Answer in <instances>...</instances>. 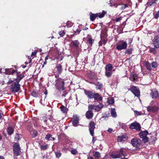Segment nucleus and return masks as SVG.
I'll return each instance as SVG.
<instances>
[{"label": "nucleus", "instance_id": "f257e3e1", "mask_svg": "<svg viewBox=\"0 0 159 159\" xmlns=\"http://www.w3.org/2000/svg\"><path fill=\"white\" fill-rule=\"evenodd\" d=\"M16 77L14 78L13 75H8L5 79V82L8 84L12 83L14 81H16V82H19L24 77L23 75L21 73H15Z\"/></svg>", "mask_w": 159, "mask_h": 159}, {"label": "nucleus", "instance_id": "f03ea898", "mask_svg": "<svg viewBox=\"0 0 159 159\" xmlns=\"http://www.w3.org/2000/svg\"><path fill=\"white\" fill-rule=\"evenodd\" d=\"M64 82L61 79H57L56 81V86L57 89L61 91H63L62 96L65 97L67 94V92H65L64 91L65 88L64 86Z\"/></svg>", "mask_w": 159, "mask_h": 159}, {"label": "nucleus", "instance_id": "7ed1b4c3", "mask_svg": "<svg viewBox=\"0 0 159 159\" xmlns=\"http://www.w3.org/2000/svg\"><path fill=\"white\" fill-rule=\"evenodd\" d=\"M106 13V12L103 11H102V13L100 14L97 13L94 14L91 12L89 13L90 20L93 21L96 18L98 17H99L100 18H102L104 16Z\"/></svg>", "mask_w": 159, "mask_h": 159}, {"label": "nucleus", "instance_id": "20e7f679", "mask_svg": "<svg viewBox=\"0 0 159 159\" xmlns=\"http://www.w3.org/2000/svg\"><path fill=\"white\" fill-rule=\"evenodd\" d=\"M148 134V132L147 130L142 131L139 133V137L142 139L143 142L145 143L148 141L149 139L147 136Z\"/></svg>", "mask_w": 159, "mask_h": 159}, {"label": "nucleus", "instance_id": "39448f33", "mask_svg": "<svg viewBox=\"0 0 159 159\" xmlns=\"http://www.w3.org/2000/svg\"><path fill=\"white\" fill-rule=\"evenodd\" d=\"M5 73L7 74H11L13 75V76H15V73H20L16 71V70H14L13 68L10 69H4V68H1L0 70V73Z\"/></svg>", "mask_w": 159, "mask_h": 159}, {"label": "nucleus", "instance_id": "423d86ee", "mask_svg": "<svg viewBox=\"0 0 159 159\" xmlns=\"http://www.w3.org/2000/svg\"><path fill=\"white\" fill-rule=\"evenodd\" d=\"M127 44L125 42L121 41L116 45V49L118 50H121L125 49L127 47Z\"/></svg>", "mask_w": 159, "mask_h": 159}, {"label": "nucleus", "instance_id": "0eeeda50", "mask_svg": "<svg viewBox=\"0 0 159 159\" xmlns=\"http://www.w3.org/2000/svg\"><path fill=\"white\" fill-rule=\"evenodd\" d=\"M129 128L132 129H135L136 131H139L141 130V126L139 123L134 122L130 125Z\"/></svg>", "mask_w": 159, "mask_h": 159}, {"label": "nucleus", "instance_id": "6e6552de", "mask_svg": "<svg viewBox=\"0 0 159 159\" xmlns=\"http://www.w3.org/2000/svg\"><path fill=\"white\" fill-rule=\"evenodd\" d=\"M14 153L16 156L19 155L21 152L19 144L17 143H15L13 147Z\"/></svg>", "mask_w": 159, "mask_h": 159}, {"label": "nucleus", "instance_id": "1a4fd4ad", "mask_svg": "<svg viewBox=\"0 0 159 159\" xmlns=\"http://www.w3.org/2000/svg\"><path fill=\"white\" fill-rule=\"evenodd\" d=\"M130 90L137 97H139L140 95V92L137 87L132 86L130 88Z\"/></svg>", "mask_w": 159, "mask_h": 159}, {"label": "nucleus", "instance_id": "9d476101", "mask_svg": "<svg viewBox=\"0 0 159 159\" xmlns=\"http://www.w3.org/2000/svg\"><path fill=\"white\" fill-rule=\"evenodd\" d=\"M131 143L134 146L138 147L140 145L141 142L140 140L139 139L135 138L132 139Z\"/></svg>", "mask_w": 159, "mask_h": 159}, {"label": "nucleus", "instance_id": "9b49d317", "mask_svg": "<svg viewBox=\"0 0 159 159\" xmlns=\"http://www.w3.org/2000/svg\"><path fill=\"white\" fill-rule=\"evenodd\" d=\"M19 82H15L11 86V89L12 91L14 92H17L20 89V85Z\"/></svg>", "mask_w": 159, "mask_h": 159}, {"label": "nucleus", "instance_id": "f8f14e48", "mask_svg": "<svg viewBox=\"0 0 159 159\" xmlns=\"http://www.w3.org/2000/svg\"><path fill=\"white\" fill-rule=\"evenodd\" d=\"M95 128V124L93 121H91L89 124V131L90 134L93 136L94 134V129Z\"/></svg>", "mask_w": 159, "mask_h": 159}, {"label": "nucleus", "instance_id": "ddd939ff", "mask_svg": "<svg viewBox=\"0 0 159 159\" xmlns=\"http://www.w3.org/2000/svg\"><path fill=\"white\" fill-rule=\"evenodd\" d=\"M147 110L149 112H157L159 110V107L157 106H154L152 107L149 106L147 108Z\"/></svg>", "mask_w": 159, "mask_h": 159}, {"label": "nucleus", "instance_id": "4468645a", "mask_svg": "<svg viewBox=\"0 0 159 159\" xmlns=\"http://www.w3.org/2000/svg\"><path fill=\"white\" fill-rule=\"evenodd\" d=\"M153 44L155 48H159V34L155 36L153 40Z\"/></svg>", "mask_w": 159, "mask_h": 159}, {"label": "nucleus", "instance_id": "2eb2a0df", "mask_svg": "<svg viewBox=\"0 0 159 159\" xmlns=\"http://www.w3.org/2000/svg\"><path fill=\"white\" fill-rule=\"evenodd\" d=\"M157 0H149L147 2L146 4V7H154L155 6V5L156 4V1H157Z\"/></svg>", "mask_w": 159, "mask_h": 159}, {"label": "nucleus", "instance_id": "dca6fc26", "mask_svg": "<svg viewBox=\"0 0 159 159\" xmlns=\"http://www.w3.org/2000/svg\"><path fill=\"white\" fill-rule=\"evenodd\" d=\"M128 152L127 148H120V151L119 152V154H120V156L122 155L125 157L127 155Z\"/></svg>", "mask_w": 159, "mask_h": 159}, {"label": "nucleus", "instance_id": "f3484780", "mask_svg": "<svg viewBox=\"0 0 159 159\" xmlns=\"http://www.w3.org/2000/svg\"><path fill=\"white\" fill-rule=\"evenodd\" d=\"M84 93L89 98H93V96L94 93H93L92 91L87 90H86L84 89Z\"/></svg>", "mask_w": 159, "mask_h": 159}, {"label": "nucleus", "instance_id": "a211bd4d", "mask_svg": "<svg viewBox=\"0 0 159 159\" xmlns=\"http://www.w3.org/2000/svg\"><path fill=\"white\" fill-rule=\"evenodd\" d=\"M79 120L78 116L76 115H74L72 119V123L74 126H77V124L79 123Z\"/></svg>", "mask_w": 159, "mask_h": 159}, {"label": "nucleus", "instance_id": "6ab92c4d", "mask_svg": "<svg viewBox=\"0 0 159 159\" xmlns=\"http://www.w3.org/2000/svg\"><path fill=\"white\" fill-rule=\"evenodd\" d=\"M71 44L76 48H80L81 47L80 43L78 40H75L73 41L71 43Z\"/></svg>", "mask_w": 159, "mask_h": 159}, {"label": "nucleus", "instance_id": "aec40b11", "mask_svg": "<svg viewBox=\"0 0 159 159\" xmlns=\"http://www.w3.org/2000/svg\"><path fill=\"white\" fill-rule=\"evenodd\" d=\"M93 98H94L95 100L99 101H102V97L98 93H94Z\"/></svg>", "mask_w": 159, "mask_h": 159}, {"label": "nucleus", "instance_id": "412c9836", "mask_svg": "<svg viewBox=\"0 0 159 159\" xmlns=\"http://www.w3.org/2000/svg\"><path fill=\"white\" fill-rule=\"evenodd\" d=\"M86 116L87 119H91L93 116L92 111L91 110L88 111L86 113Z\"/></svg>", "mask_w": 159, "mask_h": 159}, {"label": "nucleus", "instance_id": "4be33fe9", "mask_svg": "<svg viewBox=\"0 0 159 159\" xmlns=\"http://www.w3.org/2000/svg\"><path fill=\"white\" fill-rule=\"evenodd\" d=\"M129 79L132 81H136L137 79V75L136 74L133 73L130 75Z\"/></svg>", "mask_w": 159, "mask_h": 159}, {"label": "nucleus", "instance_id": "5701e85b", "mask_svg": "<svg viewBox=\"0 0 159 159\" xmlns=\"http://www.w3.org/2000/svg\"><path fill=\"white\" fill-rule=\"evenodd\" d=\"M111 157L114 158H119L120 157V154H119V152L110 154Z\"/></svg>", "mask_w": 159, "mask_h": 159}, {"label": "nucleus", "instance_id": "b1692460", "mask_svg": "<svg viewBox=\"0 0 159 159\" xmlns=\"http://www.w3.org/2000/svg\"><path fill=\"white\" fill-rule=\"evenodd\" d=\"M7 131L8 134L9 135H11L14 132V129L11 127L9 126L7 127Z\"/></svg>", "mask_w": 159, "mask_h": 159}, {"label": "nucleus", "instance_id": "393cba45", "mask_svg": "<svg viewBox=\"0 0 159 159\" xmlns=\"http://www.w3.org/2000/svg\"><path fill=\"white\" fill-rule=\"evenodd\" d=\"M144 65L146 66L147 69L149 71H151L152 68L151 64L149 62L145 61L144 62Z\"/></svg>", "mask_w": 159, "mask_h": 159}, {"label": "nucleus", "instance_id": "a878e982", "mask_svg": "<svg viewBox=\"0 0 159 159\" xmlns=\"http://www.w3.org/2000/svg\"><path fill=\"white\" fill-rule=\"evenodd\" d=\"M103 105L102 103H99L98 105H95V110L97 111H99L102 108Z\"/></svg>", "mask_w": 159, "mask_h": 159}, {"label": "nucleus", "instance_id": "bb28decb", "mask_svg": "<svg viewBox=\"0 0 159 159\" xmlns=\"http://www.w3.org/2000/svg\"><path fill=\"white\" fill-rule=\"evenodd\" d=\"M93 156L95 159H99L101 157V154L99 152L96 151L93 152Z\"/></svg>", "mask_w": 159, "mask_h": 159}, {"label": "nucleus", "instance_id": "cd10ccee", "mask_svg": "<svg viewBox=\"0 0 159 159\" xmlns=\"http://www.w3.org/2000/svg\"><path fill=\"white\" fill-rule=\"evenodd\" d=\"M152 97L153 98H157L158 96V93L157 91H152L151 93Z\"/></svg>", "mask_w": 159, "mask_h": 159}, {"label": "nucleus", "instance_id": "c85d7f7f", "mask_svg": "<svg viewBox=\"0 0 159 159\" xmlns=\"http://www.w3.org/2000/svg\"><path fill=\"white\" fill-rule=\"evenodd\" d=\"M113 68L112 65L111 64H108L106 66L105 69L106 71H111Z\"/></svg>", "mask_w": 159, "mask_h": 159}, {"label": "nucleus", "instance_id": "c756f323", "mask_svg": "<svg viewBox=\"0 0 159 159\" xmlns=\"http://www.w3.org/2000/svg\"><path fill=\"white\" fill-rule=\"evenodd\" d=\"M111 113L112 117H116L117 115L115 109H111Z\"/></svg>", "mask_w": 159, "mask_h": 159}, {"label": "nucleus", "instance_id": "7c9ffc66", "mask_svg": "<svg viewBox=\"0 0 159 159\" xmlns=\"http://www.w3.org/2000/svg\"><path fill=\"white\" fill-rule=\"evenodd\" d=\"M30 133L33 137H35L37 136V132L35 130L32 129L30 131Z\"/></svg>", "mask_w": 159, "mask_h": 159}, {"label": "nucleus", "instance_id": "2f4dec72", "mask_svg": "<svg viewBox=\"0 0 159 159\" xmlns=\"http://www.w3.org/2000/svg\"><path fill=\"white\" fill-rule=\"evenodd\" d=\"M56 68L57 69L58 73L59 74L61 73L62 71V66L60 64H58Z\"/></svg>", "mask_w": 159, "mask_h": 159}, {"label": "nucleus", "instance_id": "473e14b6", "mask_svg": "<svg viewBox=\"0 0 159 159\" xmlns=\"http://www.w3.org/2000/svg\"><path fill=\"white\" fill-rule=\"evenodd\" d=\"M61 110L63 113H65L67 111V109L66 107L64 106H61L60 107Z\"/></svg>", "mask_w": 159, "mask_h": 159}, {"label": "nucleus", "instance_id": "72a5a7b5", "mask_svg": "<svg viewBox=\"0 0 159 159\" xmlns=\"http://www.w3.org/2000/svg\"><path fill=\"white\" fill-rule=\"evenodd\" d=\"M125 139V137L124 135H122L118 137L117 140L118 142H121L124 139Z\"/></svg>", "mask_w": 159, "mask_h": 159}, {"label": "nucleus", "instance_id": "f704fd0d", "mask_svg": "<svg viewBox=\"0 0 159 159\" xmlns=\"http://www.w3.org/2000/svg\"><path fill=\"white\" fill-rule=\"evenodd\" d=\"M107 102L110 104H112L114 102V99L113 98H109L107 99Z\"/></svg>", "mask_w": 159, "mask_h": 159}, {"label": "nucleus", "instance_id": "c9c22d12", "mask_svg": "<svg viewBox=\"0 0 159 159\" xmlns=\"http://www.w3.org/2000/svg\"><path fill=\"white\" fill-rule=\"evenodd\" d=\"M96 86V88L97 89H101L103 86L102 84L101 83L99 82H97L95 84Z\"/></svg>", "mask_w": 159, "mask_h": 159}, {"label": "nucleus", "instance_id": "e433bc0d", "mask_svg": "<svg viewBox=\"0 0 159 159\" xmlns=\"http://www.w3.org/2000/svg\"><path fill=\"white\" fill-rule=\"evenodd\" d=\"M48 147V144H44L43 145H41L40 146V148L42 150H45L47 149Z\"/></svg>", "mask_w": 159, "mask_h": 159}, {"label": "nucleus", "instance_id": "4c0bfd02", "mask_svg": "<svg viewBox=\"0 0 159 159\" xmlns=\"http://www.w3.org/2000/svg\"><path fill=\"white\" fill-rule=\"evenodd\" d=\"M105 75L107 77H110L112 75V72L111 71H106Z\"/></svg>", "mask_w": 159, "mask_h": 159}, {"label": "nucleus", "instance_id": "58836bf2", "mask_svg": "<svg viewBox=\"0 0 159 159\" xmlns=\"http://www.w3.org/2000/svg\"><path fill=\"white\" fill-rule=\"evenodd\" d=\"M31 94L33 96L36 98L39 96L38 93L34 91H33Z\"/></svg>", "mask_w": 159, "mask_h": 159}, {"label": "nucleus", "instance_id": "ea45409f", "mask_svg": "<svg viewBox=\"0 0 159 159\" xmlns=\"http://www.w3.org/2000/svg\"><path fill=\"white\" fill-rule=\"evenodd\" d=\"M93 41L94 40L91 38H89L87 39V41L91 45H92Z\"/></svg>", "mask_w": 159, "mask_h": 159}, {"label": "nucleus", "instance_id": "a19ab883", "mask_svg": "<svg viewBox=\"0 0 159 159\" xmlns=\"http://www.w3.org/2000/svg\"><path fill=\"white\" fill-rule=\"evenodd\" d=\"M150 52L153 53L154 54H155L156 53V51L154 48H150L149 49Z\"/></svg>", "mask_w": 159, "mask_h": 159}, {"label": "nucleus", "instance_id": "79ce46f5", "mask_svg": "<svg viewBox=\"0 0 159 159\" xmlns=\"http://www.w3.org/2000/svg\"><path fill=\"white\" fill-rule=\"evenodd\" d=\"M134 113L135 115L137 116H141L143 114L141 111H134Z\"/></svg>", "mask_w": 159, "mask_h": 159}, {"label": "nucleus", "instance_id": "37998d69", "mask_svg": "<svg viewBox=\"0 0 159 159\" xmlns=\"http://www.w3.org/2000/svg\"><path fill=\"white\" fill-rule=\"evenodd\" d=\"M152 67L153 68H156L157 67L158 65L157 62L154 61L152 63Z\"/></svg>", "mask_w": 159, "mask_h": 159}, {"label": "nucleus", "instance_id": "c03bdc74", "mask_svg": "<svg viewBox=\"0 0 159 159\" xmlns=\"http://www.w3.org/2000/svg\"><path fill=\"white\" fill-rule=\"evenodd\" d=\"M56 156L57 158H59L61 156V153L60 151H57L55 152Z\"/></svg>", "mask_w": 159, "mask_h": 159}, {"label": "nucleus", "instance_id": "a18cd8bd", "mask_svg": "<svg viewBox=\"0 0 159 159\" xmlns=\"http://www.w3.org/2000/svg\"><path fill=\"white\" fill-rule=\"evenodd\" d=\"M132 49H129L125 51V54H132Z\"/></svg>", "mask_w": 159, "mask_h": 159}, {"label": "nucleus", "instance_id": "49530a36", "mask_svg": "<svg viewBox=\"0 0 159 159\" xmlns=\"http://www.w3.org/2000/svg\"><path fill=\"white\" fill-rule=\"evenodd\" d=\"M154 18L155 19H157L159 17V11H158L157 12L155 13H153Z\"/></svg>", "mask_w": 159, "mask_h": 159}, {"label": "nucleus", "instance_id": "de8ad7c7", "mask_svg": "<svg viewBox=\"0 0 159 159\" xmlns=\"http://www.w3.org/2000/svg\"><path fill=\"white\" fill-rule=\"evenodd\" d=\"M52 135L51 134H47L46 135V136L45 137V139L48 140L49 141L50 140V138L52 137Z\"/></svg>", "mask_w": 159, "mask_h": 159}, {"label": "nucleus", "instance_id": "09e8293b", "mask_svg": "<svg viewBox=\"0 0 159 159\" xmlns=\"http://www.w3.org/2000/svg\"><path fill=\"white\" fill-rule=\"evenodd\" d=\"M70 152L73 155H75L77 153V150L75 149H72Z\"/></svg>", "mask_w": 159, "mask_h": 159}, {"label": "nucleus", "instance_id": "8fccbe9b", "mask_svg": "<svg viewBox=\"0 0 159 159\" xmlns=\"http://www.w3.org/2000/svg\"><path fill=\"white\" fill-rule=\"evenodd\" d=\"M59 34L61 37H63L65 34V33L64 31L62 30L59 31Z\"/></svg>", "mask_w": 159, "mask_h": 159}, {"label": "nucleus", "instance_id": "3c124183", "mask_svg": "<svg viewBox=\"0 0 159 159\" xmlns=\"http://www.w3.org/2000/svg\"><path fill=\"white\" fill-rule=\"evenodd\" d=\"M89 110L91 109H94L95 108V105H89Z\"/></svg>", "mask_w": 159, "mask_h": 159}, {"label": "nucleus", "instance_id": "603ef678", "mask_svg": "<svg viewBox=\"0 0 159 159\" xmlns=\"http://www.w3.org/2000/svg\"><path fill=\"white\" fill-rule=\"evenodd\" d=\"M122 17H120L118 18H116L114 20L116 22H117L120 20H121Z\"/></svg>", "mask_w": 159, "mask_h": 159}, {"label": "nucleus", "instance_id": "864d4df0", "mask_svg": "<svg viewBox=\"0 0 159 159\" xmlns=\"http://www.w3.org/2000/svg\"><path fill=\"white\" fill-rule=\"evenodd\" d=\"M37 54V52L34 51V52H33L32 53L31 56V57H33V56H34L36 55Z\"/></svg>", "mask_w": 159, "mask_h": 159}, {"label": "nucleus", "instance_id": "5fc2aeb1", "mask_svg": "<svg viewBox=\"0 0 159 159\" xmlns=\"http://www.w3.org/2000/svg\"><path fill=\"white\" fill-rule=\"evenodd\" d=\"M107 131L109 132V133H111L112 132H113V130L111 128H109L107 130Z\"/></svg>", "mask_w": 159, "mask_h": 159}, {"label": "nucleus", "instance_id": "6e6d98bb", "mask_svg": "<svg viewBox=\"0 0 159 159\" xmlns=\"http://www.w3.org/2000/svg\"><path fill=\"white\" fill-rule=\"evenodd\" d=\"M128 6V5L126 4L124 5L122 7L123 9H125L126 7Z\"/></svg>", "mask_w": 159, "mask_h": 159}, {"label": "nucleus", "instance_id": "4d7b16f0", "mask_svg": "<svg viewBox=\"0 0 159 159\" xmlns=\"http://www.w3.org/2000/svg\"><path fill=\"white\" fill-rule=\"evenodd\" d=\"M87 159H94L91 156H89L88 157Z\"/></svg>", "mask_w": 159, "mask_h": 159}, {"label": "nucleus", "instance_id": "13d9d810", "mask_svg": "<svg viewBox=\"0 0 159 159\" xmlns=\"http://www.w3.org/2000/svg\"><path fill=\"white\" fill-rule=\"evenodd\" d=\"M96 139H95V138H94V137H93V140H92V141L94 143L95 141H96Z\"/></svg>", "mask_w": 159, "mask_h": 159}, {"label": "nucleus", "instance_id": "bf43d9fd", "mask_svg": "<svg viewBox=\"0 0 159 159\" xmlns=\"http://www.w3.org/2000/svg\"><path fill=\"white\" fill-rule=\"evenodd\" d=\"M44 94L45 95H47L48 94V91L47 89H45V91L44 92Z\"/></svg>", "mask_w": 159, "mask_h": 159}, {"label": "nucleus", "instance_id": "052dcab7", "mask_svg": "<svg viewBox=\"0 0 159 159\" xmlns=\"http://www.w3.org/2000/svg\"><path fill=\"white\" fill-rule=\"evenodd\" d=\"M51 139H50V140H54L55 139V138L54 137H51Z\"/></svg>", "mask_w": 159, "mask_h": 159}, {"label": "nucleus", "instance_id": "680f3d73", "mask_svg": "<svg viewBox=\"0 0 159 159\" xmlns=\"http://www.w3.org/2000/svg\"><path fill=\"white\" fill-rule=\"evenodd\" d=\"M0 159H4V158L3 157H0Z\"/></svg>", "mask_w": 159, "mask_h": 159}, {"label": "nucleus", "instance_id": "e2e57ef3", "mask_svg": "<svg viewBox=\"0 0 159 159\" xmlns=\"http://www.w3.org/2000/svg\"><path fill=\"white\" fill-rule=\"evenodd\" d=\"M2 117V116L1 114V113L0 112V119H1Z\"/></svg>", "mask_w": 159, "mask_h": 159}, {"label": "nucleus", "instance_id": "0e129e2a", "mask_svg": "<svg viewBox=\"0 0 159 159\" xmlns=\"http://www.w3.org/2000/svg\"><path fill=\"white\" fill-rule=\"evenodd\" d=\"M2 139V136L0 134V140H1Z\"/></svg>", "mask_w": 159, "mask_h": 159}, {"label": "nucleus", "instance_id": "69168bd1", "mask_svg": "<svg viewBox=\"0 0 159 159\" xmlns=\"http://www.w3.org/2000/svg\"><path fill=\"white\" fill-rule=\"evenodd\" d=\"M121 159H128V158H121Z\"/></svg>", "mask_w": 159, "mask_h": 159}, {"label": "nucleus", "instance_id": "338daca9", "mask_svg": "<svg viewBox=\"0 0 159 159\" xmlns=\"http://www.w3.org/2000/svg\"><path fill=\"white\" fill-rule=\"evenodd\" d=\"M48 59V57H45V60H46L47 59Z\"/></svg>", "mask_w": 159, "mask_h": 159}, {"label": "nucleus", "instance_id": "774afa93", "mask_svg": "<svg viewBox=\"0 0 159 159\" xmlns=\"http://www.w3.org/2000/svg\"><path fill=\"white\" fill-rule=\"evenodd\" d=\"M46 61H44V64H46Z\"/></svg>", "mask_w": 159, "mask_h": 159}]
</instances>
